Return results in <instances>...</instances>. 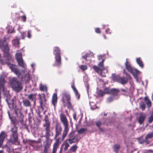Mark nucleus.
<instances>
[{"instance_id": "nucleus-1", "label": "nucleus", "mask_w": 153, "mask_h": 153, "mask_svg": "<svg viewBox=\"0 0 153 153\" xmlns=\"http://www.w3.org/2000/svg\"><path fill=\"white\" fill-rule=\"evenodd\" d=\"M104 57V56L102 55H99L98 56L99 59V60L102 59V60L98 64L99 67L94 66L93 68L97 72L101 75L102 76L105 77V73H107V71L105 69V68L103 66V62L105 60Z\"/></svg>"}, {"instance_id": "nucleus-2", "label": "nucleus", "mask_w": 153, "mask_h": 153, "mask_svg": "<svg viewBox=\"0 0 153 153\" xmlns=\"http://www.w3.org/2000/svg\"><path fill=\"white\" fill-rule=\"evenodd\" d=\"M60 118L61 122L62 123L64 126V129L62 135V138L64 139L66 136L69 129L68 127V122L66 116L63 113L60 114Z\"/></svg>"}, {"instance_id": "nucleus-3", "label": "nucleus", "mask_w": 153, "mask_h": 153, "mask_svg": "<svg viewBox=\"0 0 153 153\" xmlns=\"http://www.w3.org/2000/svg\"><path fill=\"white\" fill-rule=\"evenodd\" d=\"M125 65L126 69L129 72L133 74L134 77V78L136 79L137 81L138 82V80L137 76L140 74H141V72L139 71H138L136 69L132 68L130 63L127 61V59L125 63Z\"/></svg>"}, {"instance_id": "nucleus-4", "label": "nucleus", "mask_w": 153, "mask_h": 153, "mask_svg": "<svg viewBox=\"0 0 153 153\" xmlns=\"http://www.w3.org/2000/svg\"><path fill=\"white\" fill-rule=\"evenodd\" d=\"M0 46L1 48L4 52V56L8 57V58L10 59L11 56L9 53V48L5 39L3 41L0 40Z\"/></svg>"}, {"instance_id": "nucleus-5", "label": "nucleus", "mask_w": 153, "mask_h": 153, "mask_svg": "<svg viewBox=\"0 0 153 153\" xmlns=\"http://www.w3.org/2000/svg\"><path fill=\"white\" fill-rule=\"evenodd\" d=\"M10 82L12 88L16 91H19L22 89V87L21 84L18 82L15 78L10 79Z\"/></svg>"}, {"instance_id": "nucleus-6", "label": "nucleus", "mask_w": 153, "mask_h": 153, "mask_svg": "<svg viewBox=\"0 0 153 153\" xmlns=\"http://www.w3.org/2000/svg\"><path fill=\"white\" fill-rule=\"evenodd\" d=\"M10 131L12 132V140L13 142H16L18 139V135L17 134V123H13L11 124Z\"/></svg>"}, {"instance_id": "nucleus-7", "label": "nucleus", "mask_w": 153, "mask_h": 153, "mask_svg": "<svg viewBox=\"0 0 153 153\" xmlns=\"http://www.w3.org/2000/svg\"><path fill=\"white\" fill-rule=\"evenodd\" d=\"M45 123L44 124L43 126L45 128V130L46 131L45 137L48 138L50 136V124L48 121V118L47 116L45 117Z\"/></svg>"}, {"instance_id": "nucleus-8", "label": "nucleus", "mask_w": 153, "mask_h": 153, "mask_svg": "<svg viewBox=\"0 0 153 153\" xmlns=\"http://www.w3.org/2000/svg\"><path fill=\"white\" fill-rule=\"evenodd\" d=\"M7 102L9 108L11 109H14L16 114H18L20 112V109L16 108V106L14 103L13 99H12L11 100H7Z\"/></svg>"}, {"instance_id": "nucleus-9", "label": "nucleus", "mask_w": 153, "mask_h": 153, "mask_svg": "<svg viewBox=\"0 0 153 153\" xmlns=\"http://www.w3.org/2000/svg\"><path fill=\"white\" fill-rule=\"evenodd\" d=\"M59 51L60 50L58 47H56L54 48V54L55 55L56 62L57 63V65L58 66H59L61 64V57L60 55Z\"/></svg>"}, {"instance_id": "nucleus-10", "label": "nucleus", "mask_w": 153, "mask_h": 153, "mask_svg": "<svg viewBox=\"0 0 153 153\" xmlns=\"http://www.w3.org/2000/svg\"><path fill=\"white\" fill-rule=\"evenodd\" d=\"M16 56L19 65L25 68L26 66L23 62L21 53H17L16 54Z\"/></svg>"}, {"instance_id": "nucleus-11", "label": "nucleus", "mask_w": 153, "mask_h": 153, "mask_svg": "<svg viewBox=\"0 0 153 153\" xmlns=\"http://www.w3.org/2000/svg\"><path fill=\"white\" fill-rule=\"evenodd\" d=\"M70 96L69 94L66 92L63 93L62 100L64 103L67 102L68 104V108L71 107V102L70 101Z\"/></svg>"}, {"instance_id": "nucleus-12", "label": "nucleus", "mask_w": 153, "mask_h": 153, "mask_svg": "<svg viewBox=\"0 0 153 153\" xmlns=\"http://www.w3.org/2000/svg\"><path fill=\"white\" fill-rule=\"evenodd\" d=\"M7 65L11 71L18 76H19L21 74V72L19 71L17 68L16 67L15 65L9 63H8Z\"/></svg>"}, {"instance_id": "nucleus-13", "label": "nucleus", "mask_w": 153, "mask_h": 153, "mask_svg": "<svg viewBox=\"0 0 153 153\" xmlns=\"http://www.w3.org/2000/svg\"><path fill=\"white\" fill-rule=\"evenodd\" d=\"M80 140V138L77 136H75L74 137H72L71 136V135H70V138L68 139L67 141L70 144L73 143H78Z\"/></svg>"}, {"instance_id": "nucleus-14", "label": "nucleus", "mask_w": 153, "mask_h": 153, "mask_svg": "<svg viewBox=\"0 0 153 153\" xmlns=\"http://www.w3.org/2000/svg\"><path fill=\"white\" fill-rule=\"evenodd\" d=\"M119 92L118 89H112L110 90L109 88H106L105 89V93L111 94L113 95H116Z\"/></svg>"}, {"instance_id": "nucleus-15", "label": "nucleus", "mask_w": 153, "mask_h": 153, "mask_svg": "<svg viewBox=\"0 0 153 153\" xmlns=\"http://www.w3.org/2000/svg\"><path fill=\"white\" fill-rule=\"evenodd\" d=\"M146 115L144 113H141L140 114L139 117H138V122L140 124H141L144 120L146 117Z\"/></svg>"}, {"instance_id": "nucleus-16", "label": "nucleus", "mask_w": 153, "mask_h": 153, "mask_svg": "<svg viewBox=\"0 0 153 153\" xmlns=\"http://www.w3.org/2000/svg\"><path fill=\"white\" fill-rule=\"evenodd\" d=\"M39 96L40 100V105L42 108L43 109V105L45 104L46 101L45 97L44 95H41L40 94H39Z\"/></svg>"}, {"instance_id": "nucleus-17", "label": "nucleus", "mask_w": 153, "mask_h": 153, "mask_svg": "<svg viewBox=\"0 0 153 153\" xmlns=\"http://www.w3.org/2000/svg\"><path fill=\"white\" fill-rule=\"evenodd\" d=\"M117 81L122 84H124L127 82V79L125 78H121L118 77L117 79Z\"/></svg>"}, {"instance_id": "nucleus-18", "label": "nucleus", "mask_w": 153, "mask_h": 153, "mask_svg": "<svg viewBox=\"0 0 153 153\" xmlns=\"http://www.w3.org/2000/svg\"><path fill=\"white\" fill-rule=\"evenodd\" d=\"M152 137H153V132L147 134L145 140H142L141 141L140 140H139V142L141 144L143 143L144 142L147 141L146 140L147 139L151 138Z\"/></svg>"}, {"instance_id": "nucleus-19", "label": "nucleus", "mask_w": 153, "mask_h": 153, "mask_svg": "<svg viewBox=\"0 0 153 153\" xmlns=\"http://www.w3.org/2000/svg\"><path fill=\"white\" fill-rule=\"evenodd\" d=\"M57 102V96L56 93H54L53 94L52 100V104L54 105V107L55 106Z\"/></svg>"}, {"instance_id": "nucleus-20", "label": "nucleus", "mask_w": 153, "mask_h": 153, "mask_svg": "<svg viewBox=\"0 0 153 153\" xmlns=\"http://www.w3.org/2000/svg\"><path fill=\"white\" fill-rule=\"evenodd\" d=\"M77 148L78 146L76 145L72 146L69 150L68 153H75Z\"/></svg>"}, {"instance_id": "nucleus-21", "label": "nucleus", "mask_w": 153, "mask_h": 153, "mask_svg": "<svg viewBox=\"0 0 153 153\" xmlns=\"http://www.w3.org/2000/svg\"><path fill=\"white\" fill-rule=\"evenodd\" d=\"M61 130L62 128L61 127L57 125L56 127V136H57L60 134Z\"/></svg>"}, {"instance_id": "nucleus-22", "label": "nucleus", "mask_w": 153, "mask_h": 153, "mask_svg": "<svg viewBox=\"0 0 153 153\" xmlns=\"http://www.w3.org/2000/svg\"><path fill=\"white\" fill-rule=\"evenodd\" d=\"M30 78L29 74H27L26 75H24L21 78L22 81L28 82L30 80Z\"/></svg>"}, {"instance_id": "nucleus-23", "label": "nucleus", "mask_w": 153, "mask_h": 153, "mask_svg": "<svg viewBox=\"0 0 153 153\" xmlns=\"http://www.w3.org/2000/svg\"><path fill=\"white\" fill-rule=\"evenodd\" d=\"M7 136V134L4 131H2L0 134V140L3 142L4 139Z\"/></svg>"}, {"instance_id": "nucleus-24", "label": "nucleus", "mask_w": 153, "mask_h": 153, "mask_svg": "<svg viewBox=\"0 0 153 153\" xmlns=\"http://www.w3.org/2000/svg\"><path fill=\"white\" fill-rule=\"evenodd\" d=\"M71 87L75 93L76 97L78 99H79V98L80 95L79 94L78 91H77V90L75 88L74 84H72V85Z\"/></svg>"}, {"instance_id": "nucleus-25", "label": "nucleus", "mask_w": 153, "mask_h": 153, "mask_svg": "<svg viewBox=\"0 0 153 153\" xmlns=\"http://www.w3.org/2000/svg\"><path fill=\"white\" fill-rule=\"evenodd\" d=\"M145 101L148 107L149 108L151 106V102L149 100V99L147 97H146L144 98Z\"/></svg>"}, {"instance_id": "nucleus-26", "label": "nucleus", "mask_w": 153, "mask_h": 153, "mask_svg": "<svg viewBox=\"0 0 153 153\" xmlns=\"http://www.w3.org/2000/svg\"><path fill=\"white\" fill-rule=\"evenodd\" d=\"M59 141L57 140L55 143L53 149V153H56L57 149L58 147Z\"/></svg>"}, {"instance_id": "nucleus-27", "label": "nucleus", "mask_w": 153, "mask_h": 153, "mask_svg": "<svg viewBox=\"0 0 153 153\" xmlns=\"http://www.w3.org/2000/svg\"><path fill=\"white\" fill-rule=\"evenodd\" d=\"M136 62L139 66L141 68H143L144 66L143 63L140 58L136 59Z\"/></svg>"}, {"instance_id": "nucleus-28", "label": "nucleus", "mask_w": 153, "mask_h": 153, "mask_svg": "<svg viewBox=\"0 0 153 153\" xmlns=\"http://www.w3.org/2000/svg\"><path fill=\"white\" fill-rule=\"evenodd\" d=\"M24 105L26 107H29L30 106V101L27 100H25L22 101Z\"/></svg>"}, {"instance_id": "nucleus-29", "label": "nucleus", "mask_w": 153, "mask_h": 153, "mask_svg": "<svg viewBox=\"0 0 153 153\" xmlns=\"http://www.w3.org/2000/svg\"><path fill=\"white\" fill-rule=\"evenodd\" d=\"M40 89L42 91H46L47 90V87L46 86L42 85L41 83L40 84Z\"/></svg>"}, {"instance_id": "nucleus-30", "label": "nucleus", "mask_w": 153, "mask_h": 153, "mask_svg": "<svg viewBox=\"0 0 153 153\" xmlns=\"http://www.w3.org/2000/svg\"><path fill=\"white\" fill-rule=\"evenodd\" d=\"M19 42V39H14L12 41V43L13 45L16 47L18 46Z\"/></svg>"}, {"instance_id": "nucleus-31", "label": "nucleus", "mask_w": 153, "mask_h": 153, "mask_svg": "<svg viewBox=\"0 0 153 153\" xmlns=\"http://www.w3.org/2000/svg\"><path fill=\"white\" fill-rule=\"evenodd\" d=\"M101 124L102 123L100 121H97L96 122V124L97 126L99 128L100 130L101 131H103V129L101 127H100V126L101 125Z\"/></svg>"}, {"instance_id": "nucleus-32", "label": "nucleus", "mask_w": 153, "mask_h": 153, "mask_svg": "<svg viewBox=\"0 0 153 153\" xmlns=\"http://www.w3.org/2000/svg\"><path fill=\"white\" fill-rule=\"evenodd\" d=\"M120 148V146L119 144H115L114 146V150L115 152L117 153L118 149Z\"/></svg>"}, {"instance_id": "nucleus-33", "label": "nucleus", "mask_w": 153, "mask_h": 153, "mask_svg": "<svg viewBox=\"0 0 153 153\" xmlns=\"http://www.w3.org/2000/svg\"><path fill=\"white\" fill-rule=\"evenodd\" d=\"M140 107L142 110H144L145 108V105L143 102H140Z\"/></svg>"}, {"instance_id": "nucleus-34", "label": "nucleus", "mask_w": 153, "mask_h": 153, "mask_svg": "<svg viewBox=\"0 0 153 153\" xmlns=\"http://www.w3.org/2000/svg\"><path fill=\"white\" fill-rule=\"evenodd\" d=\"M28 98L29 99L33 100L35 98V95L34 94H30L28 95Z\"/></svg>"}, {"instance_id": "nucleus-35", "label": "nucleus", "mask_w": 153, "mask_h": 153, "mask_svg": "<svg viewBox=\"0 0 153 153\" xmlns=\"http://www.w3.org/2000/svg\"><path fill=\"white\" fill-rule=\"evenodd\" d=\"M86 129L85 128H82L80 129L78 131V133L79 134H82L84 133L86 131Z\"/></svg>"}, {"instance_id": "nucleus-36", "label": "nucleus", "mask_w": 153, "mask_h": 153, "mask_svg": "<svg viewBox=\"0 0 153 153\" xmlns=\"http://www.w3.org/2000/svg\"><path fill=\"white\" fill-rule=\"evenodd\" d=\"M98 95L99 96H102L104 95V94H106L105 92V90H104V92L102 91L101 90H100L98 91Z\"/></svg>"}, {"instance_id": "nucleus-37", "label": "nucleus", "mask_w": 153, "mask_h": 153, "mask_svg": "<svg viewBox=\"0 0 153 153\" xmlns=\"http://www.w3.org/2000/svg\"><path fill=\"white\" fill-rule=\"evenodd\" d=\"M65 147L64 148V149L65 150H66L68 149V148L69 147V145L68 143L66 142L65 143Z\"/></svg>"}, {"instance_id": "nucleus-38", "label": "nucleus", "mask_w": 153, "mask_h": 153, "mask_svg": "<svg viewBox=\"0 0 153 153\" xmlns=\"http://www.w3.org/2000/svg\"><path fill=\"white\" fill-rule=\"evenodd\" d=\"M80 68L83 70H85L87 69V67L86 65H82L80 67Z\"/></svg>"}, {"instance_id": "nucleus-39", "label": "nucleus", "mask_w": 153, "mask_h": 153, "mask_svg": "<svg viewBox=\"0 0 153 153\" xmlns=\"http://www.w3.org/2000/svg\"><path fill=\"white\" fill-rule=\"evenodd\" d=\"M114 100V98L112 97H108L107 100V101L108 102H112Z\"/></svg>"}, {"instance_id": "nucleus-40", "label": "nucleus", "mask_w": 153, "mask_h": 153, "mask_svg": "<svg viewBox=\"0 0 153 153\" xmlns=\"http://www.w3.org/2000/svg\"><path fill=\"white\" fill-rule=\"evenodd\" d=\"M152 121H153V114L149 118V123H152Z\"/></svg>"}, {"instance_id": "nucleus-41", "label": "nucleus", "mask_w": 153, "mask_h": 153, "mask_svg": "<svg viewBox=\"0 0 153 153\" xmlns=\"http://www.w3.org/2000/svg\"><path fill=\"white\" fill-rule=\"evenodd\" d=\"M31 32L29 30L27 31V37L28 38H30L31 36Z\"/></svg>"}, {"instance_id": "nucleus-42", "label": "nucleus", "mask_w": 153, "mask_h": 153, "mask_svg": "<svg viewBox=\"0 0 153 153\" xmlns=\"http://www.w3.org/2000/svg\"><path fill=\"white\" fill-rule=\"evenodd\" d=\"M95 31L97 33H101V31L100 30V29L99 28H95Z\"/></svg>"}, {"instance_id": "nucleus-43", "label": "nucleus", "mask_w": 153, "mask_h": 153, "mask_svg": "<svg viewBox=\"0 0 153 153\" xmlns=\"http://www.w3.org/2000/svg\"><path fill=\"white\" fill-rule=\"evenodd\" d=\"M21 37L20 38V39H23L25 38L24 35L25 33L24 32H21Z\"/></svg>"}, {"instance_id": "nucleus-44", "label": "nucleus", "mask_w": 153, "mask_h": 153, "mask_svg": "<svg viewBox=\"0 0 153 153\" xmlns=\"http://www.w3.org/2000/svg\"><path fill=\"white\" fill-rule=\"evenodd\" d=\"M89 55V54H86L85 56H82V58L83 59L86 60V58Z\"/></svg>"}, {"instance_id": "nucleus-45", "label": "nucleus", "mask_w": 153, "mask_h": 153, "mask_svg": "<svg viewBox=\"0 0 153 153\" xmlns=\"http://www.w3.org/2000/svg\"><path fill=\"white\" fill-rule=\"evenodd\" d=\"M73 118L75 120H76L77 119H76V113H74V114H73Z\"/></svg>"}, {"instance_id": "nucleus-46", "label": "nucleus", "mask_w": 153, "mask_h": 153, "mask_svg": "<svg viewBox=\"0 0 153 153\" xmlns=\"http://www.w3.org/2000/svg\"><path fill=\"white\" fill-rule=\"evenodd\" d=\"M22 18L23 21L24 22L26 20V17L25 16H22Z\"/></svg>"}, {"instance_id": "nucleus-47", "label": "nucleus", "mask_w": 153, "mask_h": 153, "mask_svg": "<svg viewBox=\"0 0 153 153\" xmlns=\"http://www.w3.org/2000/svg\"><path fill=\"white\" fill-rule=\"evenodd\" d=\"M90 106H91V108L92 109H95L96 108V105H95L94 106V107H92V104L91 103H90Z\"/></svg>"}, {"instance_id": "nucleus-48", "label": "nucleus", "mask_w": 153, "mask_h": 153, "mask_svg": "<svg viewBox=\"0 0 153 153\" xmlns=\"http://www.w3.org/2000/svg\"><path fill=\"white\" fill-rule=\"evenodd\" d=\"M110 30V29H107L105 30V32L107 33H110L111 34V32H109Z\"/></svg>"}, {"instance_id": "nucleus-49", "label": "nucleus", "mask_w": 153, "mask_h": 153, "mask_svg": "<svg viewBox=\"0 0 153 153\" xmlns=\"http://www.w3.org/2000/svg\"><path fill=\"white\" fill-rule=\"evenodd\" d=\"M3 142L0 140V148L1 147L2 145L3 144Z\"/></svg>"}, {"instance_id": "nucleus-50", "label": "nucleus", "mask_w": 153, "mask_h": 153, "mask_svg": "<svg viewBox=\"0 0 153 153\" xmlns=\"http://www.w3.org/2000/svg\"><path fill=\"white\" fill-rule=\"evenodd\" d=\"M121 90L122 91H123V92H127L126 90V89H121Z\"/></svg>"}, {"instance_id": "nucleus-51", "label": "nucleus", "mask_w": 153, "mask_h": 153, "mask_svg": "<svg viewBox=\"0 0 153 153\" xmlns=\"http://www.w3.org/2000/svg\"><path fill=\"white\" fill-rule=\"evenodd\" d=\"M86 87L87 88V90H88L89 88V85L88 84L86 85Z\"/></svg>"}, {"instance_id": "nucleus-52", "label": "nucleus", "mask_w": 153, "mask_h": 153, "mask_svg": "<svg viewBox=\"0 0 153 153\" xmlns=\"http://www.w3.org/2000/svg\"><path fill=\"white\" fill-rule=\"evenodd\" d=\"M35 66V64H32L31 65V66H32V67L33 68L34 66Z\"/></svg>"}, {"instance_id": "nucleus-53", "label": "nucleus", "mask_w": 153, "mask_h": 153, "mask_svg": "<svg viewBox=\"0 0 153 153\" xmlns=\"http://www.w3.org/2000/svg\"><path fill=\"white\" fill-rule=\"evenodd\" d=\"M103 36L104 37V38L105 39H106V37L104 35H103Z\"/></svg>"}, {"instance_id": "nucleus-54", "label": "nucleus", "mask_w": 153, "mask_h": 153, "mask_svg": "<svg viewBox=\"0 0 153 153\" xmlns=\"http://www.w3.org/2000/svg\"><path fill=\"white\" fill-rule=\"evenodd\" d=\"M124 73H125V74H126V75H127V73L126 72V71H125V70H124Z\"/></svg>"}, {"instance_id": "nucleus-55", "label": "nucleus", "mask_w": 153, "mask_h": 153, "mask_svg": "<svg viewBox=\"0 0 153 153\" xmlns=\"http://www.w3.org/2000/svg\"><path fill=\"white\" fill-rule=\"evenodd\" d=\"M0 153H4L3 151L1 150L0 151Z\"/></svg>"}, {"instance_id": "nucleus-56", "label": "nucleus", "mask_w": 153, "mask_h": 153, "mask_svg": "<svg viewBox=\"0 0 153 153\" xmlns=\"http://www.w3.org/2000/svg\"><path fill=\"white\" fill-rule=\"evenodd\" d=\"M152 100H153V93L152 94Z\"/></svg>"}, {"instance_id": "nucleus-57", "label": "nucleus", "mask_w": 153, "mask_h": 153, "mask_svg": "<svg viewBox=\"0 0 153 153\" xmlns=\"http://www.w3.org/2000/svg\"><path fill=\"white\" fill-rule=\"evenodd\" d=\"M13 30H12V31L11 32H10V33H13Z\"/></svg>"}, {"instance_id": "nucleus-58", "label": "nucleus", "mask_w": 153, "mask_h": 153, "mask_svg": "<svg viewBox=\"0 0 153 153\" xmlns=\"http://www.w3.org/2000/svg\"><path fill=\"white\" fill-rule=\"evenodd\" d=\"M22 73H25V71H22Z\"/></svg>"}, {"instance_id": "nucleus-59", "label": "nucleus", "mask_w": 153, "mask_h": 153, "mask_svg": "<svg viewBox=\"0 0 153 153\" xmlns=\"http://www.w3.org/2000/svg\"><path fill=\"white\" fill-rule=\"evenodd\" d=\"M108 91V90H106V91Z\"/></svg>"}, {"instance_id": "nucleus-60", "label": "nucleus", "mask_w": 153, "mask_h": 153, "mask_svg": "<svg viewBox=\"0 0 153 153\" xmlns=\"http://www.w3.org/2000/svg\"><path fill=\"white\" fill-rule=\"evenodd\" d=\"M106 114H104V115H105V116H106Z\"/></svg>"}, {"instance_id": "nucleus-61", "label": "nucleus", "mask_w": 153, "mask_h": 153, "mask_svg": "<svg viewBox=\"0 0 153 153\" xmlns=\"http://www.w3.org/2000/svg\"><path fill=\"white\" fill-rule=\"evenodd\" d=\"M18 30H20V28H18Z\"/></svg>"}]
</instances>
